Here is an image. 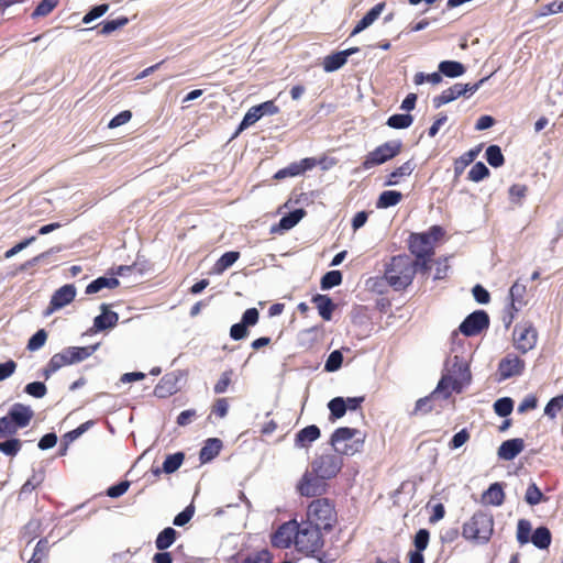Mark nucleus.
Returning <instances> with one entry per match:
<instances>
[{
  "label": "nucleus",
  "instance_id": "f257e3e1",
  "mask_svg": "<svg viewBox=\"0 0 563 563\" xmlns=\"http://www.w3.org/2000/svg\"><path fill=\"white\" fill-rule=\"evenodd\" d=\"M470 380L471 373L467 363L463 358L454 356L448 361L433 395L449 398L453 393H461Z\"/></svg>",
  "mask_w": 563,
  "mask_h": 563
},
{
  "label": "nucleus",
  "instance_id": "f03ea898",
  "mask_svg": "<svg viewBox=\"0 0 563 563\" xmlns=\"http://www.w3.org/2000/svg\"><path fill=\"white\" fill-rule=\"evenodd\" d=\"M416 274V263L407 255L391 258L385 271L386 282L396 290L409 286Z\"/></svg>",
  "mask_w": 563,
  "mask_h": 563
},
{
  "label": "nucleus",
  "instance_id": "7ed1b4c3",
  "mask_svg": "<svg viewBox=\"0 0 563 563\" xmlns=\"http://www.w3.org/2000/svg\"><path fill=\"white\" fill-rule=\"evenodd\" d=\"M306 521L323 533L331 531L338 522L334 505L327 498L312 500L307 508Z\"/></svg>",
  "mask_w": 563,
  "mask_h": 563
},
{
  "label": "nucleus",
  "instance_id": "20e7f679",
  "mask_svg": "<svg viewBox=\"0 0 563 563\" xmlns=\"http://www.w3.org/2000/svg\"><path fill=\"white\" fill-rule=\"evenodd\" d=\"M441 227L434 225L424 233H413L410 235L409 247L411 253L421 261V266L427 268V262L433 255L435 243L443 236Z\"/></svg>",
  "mask_w": 563,
  "mask_h": 563
},
{
  "label": "nucleus",
  "instance_id": "39448f33",
  "mask_svg": "<svg viewBox=\"0 0 563 563\" xmlns=\"http://www.w3.org/2000/svg\"><path fill=\"white\" fill-rule=\"evenodd\" d=\"M494 532L493 516L483 511L474 514L463 526L462 534L465 539L477 543L489 541Z\"/></svg>",
  "mask_w": 563,
  "mask_h": 563
},
{
  "label": "nucleus",
  "instance_id": "423d86ee",
  "mask_svg": "<svg viewBox=\"0 0 563 563\" xmlns=\"http://www.w3.org/2000/svg\"><path fill=\"white\" fill-rule=\"evenodd\" d=\"M365 435L357 429L339 428L331 437V445L338 454L354 455L363 449Z\"/></svg>",
  "mask_w": 563,
  "mask_h": 563
},
{
  "label": "nucleus",
  "instance_id": "0eeeda50",
  "mask_svg": "<svg viewBox=\"0 0 563 563\" xmlns=\"http://www.w3.org/2000/svg\"><path fill=\"white\" fill-rule=\"evenodd\" d=\"M99 344L89 346H70L64 349L59 353H56L49 360L47 368L45 371L46 377L51 373H55L59 368L68 365H73L88 358L95 351H97Z\"/></svg>",
  "mask_w": 563,
  "mask_h": 563
},
{
  "label": "nucleus",
  "instance_id": "6e6552de",
  "mask_svg": "<svg viewBox=\"0 0 563 563\" xmlns=\"http://www.w3.org/2000/svg\"><path fill=\"white\" fill-rule=\"evenodd\" d=\"M323 532L306 520L297 521L296 549L307 555L314 554L323 547Z\"/></svg>",
  "mask_w": 563,
  "mask_h": 563
},
{
  "label": "nucleus",
  "instance_id": "1a4fd4ad",
  "mask_svg": "<svg viewBox=\"0 0 563 563\" xmlns=\"http://www.w3.org/2000/svg\"><path fill=\"white\" fill-rule=\"evenodd\" d=\"M343 466V460L333 453L321 454L310 464L314 475L328 481L335 477Z\"/></svg>",
  "mask_w": 563,
  "mask_h": 563
},
{
  "label": "nucleus",
  "instance_id": "9d476101",
  "mask_svg": "<svg viewBox=\"0 0 563 563\" xmlns=\"http://www.w3.org/2000/svg\"><path fill=\"white\" fill-rule=\"evenodd\" d=\"M401 147L402 143L398 140H393L377 146L365 156L363 168L371 169L376 165H382L388 162L400 153Z\"/></svg>",
  "mask_w": 563,
  "mask_h": 563
},
{
  "label": "nucleus",
  "instance_id": "9b49d317",
  "mask_svg": "<svg viewBox=\"0 0 563 563\" xmlns=\"http://www.w3.org/2000/svg\"><path fill=\"white\" fill-rule=\"evenodd\" d=\"M512 338L515 347L521 353H527L534 349L538 341V332L530 321H523L516 324Z\"/></svg>",
  "mask_w": 563,
  "mask_h": 563
},
{
  "label": "nucleus",
  "instance_id": "f8f14e48",
  "mask_svg": "<svg viewBox=\"0 0 563 563\" xmlns=\"http://www.w3.org/2000/svg\"><path fill=\"white\" fill-rule=\"evenodd\" d=\"M325 479L313 474V471H306L297 483V492L305 497L320 496L327 492Z\"/></svg>",
  "mask_w": 563,
  "mask_h": 563
},
{
  "label": "nucleus",
  "instance_id": "ddd939ff",
  "mask_svg": "<svg viewBox=\"0 0 563 563\" xmlns=\"http://www.w3.org/2000/svg\"><path fill=\"white\" fill-rule=\"evenodd\" d=\"M297 520H289L275 531L272 536V544L279 549H287L291 544L296 547Z\"/></svg>",
  "mask_w": 563,
  "mask_h": 563
},
{
  "label": "nucleus",
  "instance_id": "4468645a",
  "mask_svg": "<svg viewBox=\"0 0 563 563\" xmlns=\"http://www.w3.org/2000/svg\"><path fill=\"white\" fill-rule=\"evenodd\" d=\"M489 323L488 316L485 311L478 310L471 313L460 325V331L466 335L472 336L478 334L483 329L487 328Z\"/></svg>",
  "mask_w": 563,
  "mask_h": 563
},
{
  "label": "nucleus",
  "instance_id": "2eb2a0df",
  "mask_svg": "<svg viewBox=\"0 0 563 563\" xmlns=\"http://www.w3.org/2000/svg\"><path fill=\"white\" fill-rule=\"evenodd\" d=\"M523 368L525 362L517 355L509 354L499 362L498 374L500 379H508L520 375Z\"/></svg>",
  "mask_w": 563,
  "mask_h": 563
},
{
  "label": "nucleus",
  "instance_id": "dca6fc26",
  "mask_svg": "<svg viewBox=\"0 0 563 563\" xmlns=\"http://www.w3.org/2000/svg\"><path fill=\"white\" fill-rule=\"evenodd\" d=\"M316 164H317V161L314 158H311V157L303 158L300 162L292 163L289 166H287L286 168L278 170L275 174V178L283 179L286 177H295V176L301 175L306 170L313 168L316 166Z\"/></svg>",
  "mask_w": 563,
  "mask_h": 563
},
{
  "label": "nucleus",
  "instance_id": "f3484780",
  "mask_svg": "<svg viewBox=\"0 0 563 563\" xmlns=\"http://www.w3.org/2000/svg\"><path fill=\"white\" fill-rule=\"evenodd\" d=\"M179 375L175 373L165 375L154 389L155 396L166 398L176 394L179 389Z\"/></svg>",
  "mask_w": 563,
  "mask_h": 563
},
{
  "label": "nucleus",
  "instance_id": "a211bd4d",
  "mask_svg": "<svg viewBox=\"0 0 563 563\" xmlns=\"http://www.w3.org/2000/svg\"><path fill=\"white\" fill-rule=\"evenodd\" d=\"M9 419L12 420L13 424L16 427V429H21L26 427L32 417L33 411L29 406L22 405V404H14L9 412H8Z\"/></svg>",
  "mask_w": 563,
  "mask_h": 563
},
{
  "label": "nucleus",
  "instance_id": "6ab92c4d",
  "mask_svg": "<svg viewBox=\"0 0 563 563\" xmlns=\"http://www.w3.org/2000/svg\"><path fill=\"white\" fill-rule=\"evenodd\" d=\"M357 48H349L342 52H338L331 55H328L323 58V69L327 73H332L341 68L347 60L349 56L356 53Z\"/></svg>",
  "mask_w": 563,
  "mask_h": 563
},
{
  "label": "nucleus",
  "instance_id": "aec40b11",
  "mask_svg": "<svg viewBox=\"0 0 563 563\" xmlns=\"http://www.w3.org/2000/svg\"><path fill=\"white\" fill-rule=\"evenodd\" d=\"M525 449V443L522 439H510L501 443L498 449V456L505 461L514 460L518 454L522 452Z\"/></svg>",
  "mask_w": 563,
  "mask_h": 563
},
{
  "label": "nucleus",
  "instance_id": "412c9836",
  "mask_svg": "<svg viewBox=\"0 0 563 563\" xmlns=\"http://www.w3.org/2000/svg\"><path fill=\"white\" fill-rule=\"evenodd\" d=\"M76 296V288L73 285H65L60 287L52 297V309H60L71 302Z\"/></svg>",
  "mask_w": 563,
  "mask_h": 563
},
{
  "label": "nucleus",
  "instance_id": "4be33fe9",
  "mask_svg": "<svg viewBox=\"0 0 563 563\" xmlns=\"http://www.w3.org/2000/svg\"><path fill=\"white\" fill-rule=\"evenodd\" d=\"M384 9V2H379L374 5L355 25L354 30L352 31V35L358 34L365 29L369 27L379 18Z\"/></svg>",
  "mask_w": 563,
  "mask_h": 563
},
{
  "label": "nucleus",
  "instance_id": "5701e85b",
  "mask_svg": "<svg viewBox=\"0 0 563 563\" xmlns=\"http://www.w3.org/2000/svg\"><path fill=\"white\" fill-rule=\"evenodd\" d=\"M320 438V430L311 424L301 429L295 438V445L299 449L308 448L312 442Z\"/></svg>",
  "mask_w": 563,
  "mask_h": 563
},
{
  "label": "nucleus",
  "instance_id": "b1692460",
  "mask_svg": "<svg viewBox=\"0 0 563 563\" xmlns=\"http://www.w3.org/2000/svg\"><path fill=\"white\" fill-rule=\"evenodd\" d=\"M483 503L492 506H500L504 503L505 494L503 486L499 483L492 484L487 490L484 492Z\"/></svg>",
  "mask_w": 563,
  "mask_h": 563
},
{
  "label": "nucleus",
  "instance_id": "393cba45",
  "mask_svg": "<svg viewBox=\"0 0 563 563\" xmlns=\"http://www.w3.org/2000/svg\"><path fill=\"white\" fill-rule=\"evenodd\" d=\"M415 169L412 161L404 163L401 166L394 169L386 178L385 186H395L399 184V179L402 177L410 176Z\"/></svg>",
  "mask_w": 563,
  "mask_h": 563
},
{
  "label": "nucleus",
  "instance_id": "a878e982",
  "mask_svg": "<svg viewBox=\"0 0 563 563\" xmlns=\"http://www.w3.org/2000/svg\"><path fill=\"white\" fill-rule=\"evenodd\" d=\"M312 301L314 302L319 314L327 321L331 320L334 309L332 300L328 296L317 295L313 297Z\"/></svg>",
  "mask_w": 563,
  "mask_h": 563
},
{
  "label": "nucleus",
  "instance_id": "bb28decb",
  "mask_svg": "<svg viewBox=\"0 0 563 563\" xmlns=\"http://www.w3.org/2000/svg\"><path fill=\"white\" fill-rule=\"evenodd\" d=\"M102 313L95 318V327L98 330H106L113 328L118 322V313L114 311L108 310L104 306H102Z\"/></svg>",
  "mask_w": 563,
  "mask_h": 563
},
{
  "label": "nucleus",
  "instance_id": "cd10ccee",
  "mask_svg": "<svg viewBox=\"0 0 563 563\" xmlns=\"http://www.w3.org/2000/svg\"><path fill=\"white\" fill-rule=\"evenodd\" d=\"M118 286H119V280L115 277L102 276V277L95 279L92 283H90L86 288V292L87 294H97L104 288L113 289Z\"/></svg>",
  "mask_w": 563,
  "mask_h": 563
},
{
  "label": "nucleus",
  "instance_id": "c85d7f7f",
  "mask_svg": "<svg viewBox=\"0 0 563 563\" xmlns=\"http://www.w3.org/2000/svg\"><path fill=\"white\" fill-rule=\"evenodd\" d=\"M439 73L450 77H460L465 73V67L462 63L455 60H443L439 64Z\"/></svg>",
  "mask_w": 563,
  "mask_h": 563
},
{
  "label": "nucleus",
  "instance_id": "c756f323",
  "mask_svg": "<svg viewBox=\"0 0 563 563\" xmlns=\"http://www.w3.org/2000/svg\"><path fill=\"white\" fill-rule=\"evenodd\" d=\"M222 443L219 439H209L200 451L201 462L207 463L214 459L220 453Z\"/></svg>",
  "mask_w": 563,
  "mask_h": 563
},
{
  "label": "nucleus",
  "instance_id": "7c9ffc66",
  "mask_svg": "<svg viewBox=\"0 0 563 563\" xmlns=\"http://www.w3.org/2000/svg\"><path fill=\"white\" fill-rule=\"evenodd\" d=\"M463 89L461 84H455L443 90L441 95L434 99L435 107H441L463 96Z\"/></svg>",
  "mask_w": 563,
  "mask_h": 563
},
{
  "label": "nucleus",
  "instance_id": "2f4dec72",
  "mask_svg": "<svg viewBox=\"0 0 563 563\" xmlns=\"http://www.w3.org/2000/svg\"><path fill=\"white\" fill-rule=\"evenodd\" d=\"M401 198V192L396 190H386L379 195L376 206L380 209L394 207L400 202Z\"/></svg>",
  "mask_w": 563,
  "mask_h": 563
},
{
  "label": "nucleus",
  "instance_id": "473e14b6",
  "mask_svg": "<svg viewBox=\"0 0 563 563\" xmlns=\"http://www.w3.org/2000/svg\"><path fill=\"white\" fill-rule=\"evenodd\" d=\"M531 542L538 549H548L551 544V532L545 527H539L531 536Z\"/></svg>",
  "mask_w": 563,
  "mask_h": 563
},
{
  "label": "nucleus",
  "instance_id": "72a5a7b5",
  "mask_svg": "<svg viewBox=\"0 0 563 563\" xmlns=\"http://www.w3.org/2000/svg\"><path fill=\"white\" fill-rule=\"evenodd\" d=\"M176 530L168 527L165 528L156 538L155 545L158 550L168 549L176 539Z\"/></svg>",
  "mask_w": 563,
  "mask_h": 563
},
{
  "label": "nucleus",
  "instance_id": "f704fd0d",
  "mask_svg": "<svg viewBox=\"0 0 563 563\" xmlns=\"http://www.w3.org/2000/svg\"><path fill=\"white\" fill-rule=\"evenodd\" d=\"M261 118H262V114H261L257 106L250 108L247 110V112L245 113L242 122L240 123L236 134H239L240 132H242V131L246 130L247 128L252 126L253 124H255Z\"/></svg>",
  "mask_w": 563,
  "mask_h": 563
},
{
  "label": "nucleus",
  "instance_id": "c9c22d12",
  "mask_svg": "<svg viewBox=\"0 0 563 563\" xmlns=\"http://www.w3.org/2000/svg\"><path fill=\"white\" fill-rule=\"evenodd\" d=\"M303 217H305V211L302 209H297V210L290 212L288 216L283 217L279 221V227L282 230H290Z\"/></svg>",
  "mask_w": 563,
  "mask_h": 563
},
{
  "label": "nucleus",
  "instance_id": "e433bc0d",
  "mask_svg": "<svg viewBox=\"0 0 563 563\" xmlns=\"http://www.w3.org/2000/svg\"><path fill=\"white\" fill-rule=\"evenodd\" d=\"M485 155L488 164L493 167H500L504 164V155L497 145L488 146Z\"/></svg>",
  "mask_w": 563,
  "mask_h": 563
},
{
  "label": "nucleus",
  "instance_id": "4c0bfd02",
  "mask_svg": "<svg viewBox=\"0 0 563 563\" xmlns=\"http://www.w3.org/2000/svg\"><path fill=\"white\" fill-rule=\"evenodd\" d=\"M183 461H184L183 453H175V454L168 455L163 463V472H165L166 474L174 473L181 466Z\"/></svg>",
  "mask_w": 563,
  "mask_h": 563
},
{
  "label": "nucleus",
  "instance_id": "58836bf2",
  "mask_svg": "<svg viewBox=\"0 0 563 563\" xmlns=\"http://www.w3.org/2000/svg\"><path fill=\"white\" fill-rule=\"evenodd\" d=\"M413 122V118L410 114H394L391 115L387 124L393 129H406L409 128Z\"/></svg>",
  "mask_w": 563,
  "mask_h": 563
},
{
  "label": "nucleus",
  "instance_id": "ea45409f",
  "mask_svg": "<svg viewBox=\"0 0 563 563\" xmlns=\"http://www.w3.org/2000/svg\"><path fill=\"white\" fill-rule=\"evenodd\" d=\"M239 258L238 252H227L217 262L214 269L217 273H222L232 266Z\"/></svg>",
  "mask_w": 563,
  "mask_h": 563
},
{
  "label": "nucleus",
  "instance_id": "a19ab883",
  "mask_svg": "<svg viewBox=\"0 0 563 563\" xmlns=\"http://www.w3.org/2000/svg\"><path fill=\"white\" fill-rule=\"evenodd\" d=\"M531 525L526 519H520L517 525V540L520 544H527L531 538Z\"/></svg>",
  "mask_w": 563,
  "mask_h": 563
},
{
  "label": "nucleus",
  "instance_id": "79ce46f5",
  "mask_svg": "<svg viewBox=\"0 0 563 563\" xmlns=\"http://www.w3.org/2000/svg\"><path fill=\"white\" fill-rule=\"evenodd\" d=\"M489 175V170L482 162L474 164L468 172V178L472 181L478 183Z\"/></svg>",
  "mask_w": 563,
  "mask_h": 563
},
{
  "label": "nucleus",
  "instance_id": "37998d69",
  "mask_svg": "<svg viewBox=\"0 0 563 563\" xmlns=\"http://www.w3.org/2000/svg\"><path fill=\"white\" fill-rule=\"evenodd\" d=\"M342 283V274L339 271L328 272L321 280L322 289H330Z\"/></svg>",
  "mask_w": 563,
  "mask_h": 563
},
{
  "label": "nucleus",
  "instance_id": "c03bdc74",
  "mask_svg": "<svg viewBox=\"0 0 563 563\" xmlns=\"http://www.w3.org/2000/svg\"><path fill=\"white\" fill-rule=\"evenodd\" d=\"M442 80V76L440 73H432V74H424V73H417L415 76H413V82L415 85L417 86H420L424 82H430L432 85H438L440 84Z\"/></svg>",
  "mask_w": 563,
  "mask_h": 563
},
{
  "label": "nucleus",
  "instance_id": "a18cd8bd",
  "mask_svg": "<svg viewBox=\"0 0 563 563\" xmlns=\"http://www.w3.org/2000/svg\"><path fill=\"white\" fill-rule=\"evenodd\" d=\"M512 407L514 402L508 397L500 398L494 404L495 412L500 417L509 416L512 411Z\"/></svg>",
  "mask_w": 563,
  "mask_h": 563
},
{
  "label": "nucleus",
  "instance_id": "49530a36",
  "mask_svg": "<svg viewBox=\"0 0 563 563\" xmlns=\"http://www.w3.org/2000/svg\"><path fill=\"white\" fill-rule=\"evenodd\" d=\"M22 443L18 439H10L3 442H0V452L5 455L14 456L21 450Z\"/></svg>",
  "mask_w": 563,
  "mask_h": 563
},
{
  "label": "nucleus",
  "instance_id": "de8ad7c7",
  "mask_svg": "<svg viewBox=\"0 0 563 563\" xmlns=\"http://www.w3.org/2000/svg\"><path fill=\"white\" fill-rule=\"evenodd\" d=\"M91 424H92L91 421H87V422L80 424L75 430L67 432L63 437V442L66 444V446H68L73 441L77 440L81 434H84L91 427Z\"/></svg>",
  "mask_w": 563,
  "mask_h": 563
},
{
  "label": "nucleus",
  "instance_id": "09e8293b",
  "mask_svg": "<svg viewBox=\"0 0 563 563\" xmlns=\"http://www.w3.org/2000/svg\"><path fill=\"white\" fill-rule=\"evenodd\" d=\"M345 404H344V398L342 397H336V398H333L329 404H328V407H329V410L331 412V416L335 419H339L341 417H343L345 415Z\"/></svg>",
  "mask_w": 563,
  "mask_h": 563
},
{
  "label": "nucleus",
  "instance_id": "8fccbe9b",
  "mask_svg": "<svg viewBox=\"0 0 563 563\" xmlns=\"http://www.w3.org/2000/svg\"><path fill=\"white\" fill-rule=\"evenodd\" d=\"M542 498L543 495L538 486L534 483L530 484L526 492V501L531 506H536L541 503Z\"/></svg>",
  "mask_w": 563,
  "mask_h": 563
},
{
  "label": "nucleus",
  "instance_id": "3c124183",
  "mask_svg": "<svg viewBox=\"0 0 563 563\" xmlns=\"http://www.w3.org/2000/svg\"><path fill=\"white\" fill-rule=\"evenodd\" d=\"M128 22H129V20L125 16H121L115 20L107 21L103 23L100 33L103 35H109L110 33L114 32L115 30L128 24Z\"/></svg>",
  "mask_w": 563,
  "mask_h": 563
},
{
  "label": "nucleus",
  "instance_id": "603ef678",
  "mask_svg": "<svg viewBox=\"0 0 563 563\" xmlns=\"http://www.w3.org/2000/svg\"><path fill=\"white\" fill-rule=\"evenodd\" d=\"M59 0H42L33 12V16H45L58 4Z\"/></svg>",
  "mask_w": 563,
  "mask_h": 563
},
{
  "label": "nucleus",
  "instance_id": "864d4df0",
  "mask_svg": "<svg viewBox=\"0 0 563 563\" xmlns=\"http://www.w3.org/2000/svg\"><path fill=\"white\" fill-rule=\"evenodd\" d=\"M342 362H343V355L340 351H333L327 362H325V365H324V368L325 371L328 372H335L338 371L341 365H342Z\"/></svg>",
  "mask_w": 563,
  "mask_h": 563
},
{
  "label": "nucleus",
  "instance_id": "5fc2aeb1",
  "mask_svg": "<svg viewBox=\"0 0 563 563\" xmlns=\"http://www.w3.org/2000/svg\"><path fill=\"white\" fill-rule=\"evenodd\" d=\"M476 154L477 153L475 151H470L455 161L454 170L457 176L461 175L463 169L474 161Z\"/></svg>",
  "mask_w": 563,
  "mask_h": 563
},
{
  "label": "nucleus",
  "instance_id": "6e6d98bb",
  "mask_svg": "<svg viewBox=\"0 0 563 563\" xmlns=\"http://www.w3.org/2000/svg\"><path fill=\"white\" fill-rule=\"evenodd\" d=\"M18 432L16 427L13 424L9 416L0 418V439L7 438Z\"/></svg>",
  "mask_w": 563,
  "mask_h": 563
},
{
  "label": "nucleus",
  "instance_id": "4d7b16f0",
  "mask_svg": "<svg viewBox=\"0 0 563 563\" xmlns=\"http://www.w3.org/2000/svg\"><path fill=\"white\" fill-rule=\"evenodd\" d=\"M47 339V334L44 330H38L30 340L27 343V349L30 351H37L41 349Z\"/></svg>",
  "mask_w": 563,
  "mask_h": 563
},
{
  "label": "nucleus",
  "instance_id": "13d9d810",
  "mask_svg": "<svg viewBox=\"0 0 563 563\" xmlns=\"http://www.w3.org/2000/svg\"><path fill=\"white\" fill-rule=\"evenodd\" d=\"M433 397H441L440 395H433V393L424 398H420L416 402L415 413H428L432 410L431 400Z\"/></svg>",
  "mask_w": 563,
  "mask_h": 563
},
{
  "label": "nucleus",
  "instance_id": "bf43d9fd",
  "mask_svg": "<svg viewBox=\"0 0 563 563\" xmlns=\"http://www.w3.org/2000/svg\"><path fill=\"white\" fill-rule=\"evenodd\" d=\"M272 556L267 550H261L250 554L244 563H271Z\"/></svg>",
  "mask_w": 563,
  "mask_h": 563
},
{
  "label": "nucleus",
  "instance_id": "052dcab7",
  "mask_svg": "<svg viewBox=\"0 0 563 563\" xmlns=\"http://www.w3.org/2000/svg\"><path fill=\"white\" fill-rule=\"evenodd\" d=\"M563 407V396L552 398L544 409V413L549 417L554 418Z\"/></svg>",
  "mask_w": 563,
  "mask_h": 563
},
{
  "label": "nucleus",
  "instance_id": "680f3d73",
  "mask_svg": "<svg viewBox=\"0 0 563 563\" xmlns=\"http://www.w3.org/2000/svg\"><path fill=\"white\" fill-rule=\"evenodd\" d=\"M47 552V541L40 540L29 563H41Z\"/></svg>",
  "mask_w": 563,
  "mask_h": 563
},
{
  "label": "nucleus",
  "instance_id": "e2e57ef3",
  "mask_svg": "<svg viewBox=\"0 0 563 563\" xmlns=\"http://www.w3.org/2000/svg\"><path fill=\"white\" fill-rule=\"evenodd\" d=\"M25 391L30 396L42 398L46 394V386L41 382H33L25 386Z\"/></svg>",
  "mask_w": 563,
  "mask_h": 563
},
{
  "label": "nucleus",
  "instance_id": "0e129e2a",
  "mask_svg": "<svg viewBox=\"0 0 563 563\" xmlns=\"http://www.w3.org/2000/svg\"><path fill=\"white\" fill-rule=\"evenodd\" d=\"M109 9L108 4H100L92 8L82 19L85 24L92 22L93 20L102 16Z\"/></svg>",
  "mask_w": 563,
  "mask_h": 563
},
{
  "label": "nucleus",
  "instance_id": "69168bd1",
  "mask_svg": "<svg viewBox=\"0 0 563 563\" xmlns=\"http://www.w3.org/2000/svg\"><path fill=\"white\" fill-rule=\"evenodd\" d=\"M527 194V186L516 184L512 185L509 189V197L510 200L515 203H519L521 199L526 197Z\"/></svg>",
  "mask_w": 563,
  "mask_h": 563
},
{
  "label": "nucleus",
  "instance_id": "338daca9",
  "mask_svg": "<svg viewBox=\"0 0 563 563\" xmlns=\"http://www.w3.org/2000/svg\"><path fill=\"white\" fill-rule=\"evenodd\" d=\"M429 532L426 529H420L415 536L416 551H423L428 547Z\"/></svg>",
  "mask_w": 563,
  "mask_h": 563
},
{
  "label": "nucleus",
  "instance_id": "774afa93",
  "mask_svg": "<svg viewBox=\"0 0 563 563\" xmlns=\"http://www.w3.org/2000/svg\"><path fill=\"white\" fill-rule=\"evenodd\" d=\"M129 487H130V483L128 481L121 482L117 485L109 487L107 490V495L111 498L120 497L126 493Z\"/></svg>",
  "mask_w": 563,
  "mask_h": 563
}]
</instances>
